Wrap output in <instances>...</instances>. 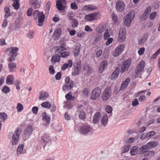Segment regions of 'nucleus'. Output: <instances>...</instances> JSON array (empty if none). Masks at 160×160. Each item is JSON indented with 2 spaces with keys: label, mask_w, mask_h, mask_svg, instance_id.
Returning a JSON list of instances; mask_svg holds the SVG:
<instances>
[{
  "label": "nucleus",
  "mask_w": 160,
  "mask_h": 160,
  "mask_svg": "<svg viewBox=\"0 0 160 160\" xmlns=\"http://www.w3.org/2000/svg\"><path fill=\"white\" fill-rule=\"evenodd\" d=\"M158 145V141H153L150 142L139 148L138 153L140 154H143L147 151V150L156 147Z\"/></svg>",
  "instance_id": "1"
},
{
  "label": "nucleus",
  "mask_w": 160,
  "mask_h": 160,
  "mask_svg": "<svg viewBox=\"0 0 160 160\" xmlns=\"http://www.w3.org/2000/svg\"><path fill=\"white\" fill-rule=\"evenodd\" d=\"M34 17H38V25L41 26L43 24V23L45 19V15L42 12H39L38 10L35 11L32 13Z\"/></svg>",
  "instance_id": "2"
},
{
  "label": "nucleus",
  "mask_w": 160,
  "mask_h": 160,
  "mask_svg": "<svg viewBox=\"0 0 160 160\" xmlns=\"http://www.w3.org/2000/svg\"><path fill=\"white\" fill-rule=\"evenodd\" d=\"M134 14L133 12L128 14L124 18V23L127 27H129L131 25V22L134 17Z\"/></svg>",
  "instance_id": "3"
},
{
  "label": "nucleus",
  "mask_w": 160,
  "mask_h": 160,
  "mask_svg": "<svg viewBox=\"0 0 160 160\" xmlns=\"http://www.w3.org/2000/svg\"><path fill=\"white\" fill-rule=\"evenodd\" d=\"M81 69V62L80 59H78L74 64V71L72 73V75H78L80 73Z\"/></svg>",
  "instance_id": "4"
},
{
  "label": "nucleus",
  "mask_w": 160,
  "mask_h": 160,
  "mask_svg": "<svg viewBox=\"0 0 160 160\" xmlns=\"http://www.w3.org/2000/svg\"><path fill=\"white\" fill-rule=\"evenodd\" d=\"M112 93V90L110 87H108L105 89L102 95V99L103 101H106L109 98Z\"/></svg>",
  "instance_id": "5"
},
{
  "label": "nucleus",
  "mask_w": 160,
  "mask_h": 160,
  "mask_svg": "<svg viewBox=\"0 0 160 160\" xmlns=\"http://www.w3.org/2000/svg\"><path fill=\"white\" fill-rule=\"evenodd\" d=\"M18 50V48L16 47H11L9 49H7V51L8 50L10 54V60H9V62L15 59V57L17 55L16 52Z\"/></svg>",
  "instance_id": "6"
},
{
  "label": "nucleus",
  "mask_w": 160,
  "mask_h": 160,
  "mask_svg": "<svg viewBox=\"0 0 160 160\" xmlns=\"http://www.w3.org/2000/svg\"><path fill=\"white\" fill-rule=\"evenodd\" d=\"M101 93V90L98 88H96L92 91L90 98L91 99L95 100L99 96Z\"/></svg>",
  "instance_id": "7"
},
{
  "label": "nucleus",
  "mask_w": 160,
  "mask_h": 160,
  "mask_svg": "<svg viewBox=\"0 0 160 160\" xmlns=\"http://www.w3.org/2000/svg\"><path fill=\"white\" fill-rule=\"evenodd\" d=\"M21 132V130L20 129H18L13 134L12 139V143L13 145H16L18 143L19 138V135Z\"/></svg>",
  "instance_id": "8"
},
{
  "label": "nucleus",
  "mask_w": 160,
  "mask_h": 160,
  "mask_svg": "<svg viewBox=\"0 0 160 160\" xmlns=\"http://www.w3.org/2000/svg\"><path fill=\"white\" fill-rule=\"evenodd\" d=\"M126 31L122 28H121L119 30L118 40L120 42H123L126 39Z\"/></svg>",
  "instance_id": "9"
},
{
  "label": "nucleus",
  "mask_w": 160,
  "mask_h": 160,
  "mask_svg": "<svg viewBox=\"0 0 160 160\" xmlns=\"http://www.w3.org/2000/svg\"><path fill=\"white\" fill-rule=\"evenodd\" d=\"M124 48L123 44L119 45L114 50L112 55L114 57L118 56L122 52Z\"/></svg>",
  "instance_id": "10"
},
{
  "label": "nucleus",
  "mask_w": 160,
  "mask_h": 160,
  "mask_svg": "<svg viewBox=\"0 0 160 160\" xmlns=\"http://www.w3.org/2000/svg\"><path fill=\"white\" fill-rule=\"evenodd\" d=\"M99 15V13L98 12L91 13L86 15L85 18L86 20L89 21L96 20L98 19V16Z\"/></svg>",
  "instance_id": "11"
},
{
  "label": "nucleus",
  "mask_w": 160,
  "mask_h": 160,
  "mask_svg": "<svg viewBox=\"0 0 160 160\" xmlns=\"http://www.w3.org/2000/svg\"><path fill=\"white\" fill-rule=\"evenodd\" d=\"M131 64V59H128L127 60L125 61L122 65L120 71L121 72L123 73L126 71L130 65Z\"/></svg>",
  "instance_id": "12"
},
{
  "label": "nucleus",
  "mask_w": 160,
  "mask_h": 160,
  "mask_svg": "<svg viewBox=\"0 0 160 160\" xmlns=\"http://www.w3.org/2000/svg\"><path fill=\"white\" fill-rule=\"evenodd\" d=\"M145 65V62L142 61H141L137 66L135 70L136 73L137 74H139L144 69Z\"/></svg>",
  "instance_id": "13"
},
{
  "label": "nucleus",
  "mask_w": 160,
  "mask_h": 160,
  "mask_svg": "<svg viewBox=\"0 0 160 160\" xmlns=\"http://www.w3.org/2000/svg\"><path fill=\"white\" fill-rule=\"evenodd\" d=\"M125 6L123 2L121 1H118L116 3V9L118 12H122L124 11Z\"/></svg>",
  "instance_id": "14"
},
{
  "label": "nucleus",
  "mask_w": 160,
  "mask_h": 160,
  "mask_svg": "<svg viewBox=\"0 0 160 160\" xmlns=\"http://www.w3.org/2000/svg\"><path fill=\"white\" fill-rule=\"evenodd\" d=\"M50 119V116L46 115V113L44 112L42 115V120L44 122L43 124L46 125H47L49 123Z\"/></svg>",
  "instance_id": "15"
},
{
  "label": "nucleus",
  "mask_w": 160,
  "mask_h": 160,
  "mask_svg": "<svg viewBox=\"0 0 160 160\" xmlns=\"http://www.w3.org/2000/svg\"><path fill=\"white\" fill-rule=\"evenodd\" d=\"M61 29L60 28H59L55 30L53 34V38L54 39L56 40L59 38L61 35Z\"/></svg>",
  "instance_id": "16"
},
{
  "label": "nucleus",
  "mask_w": 160,
  "mask_h": 160,
  "mask_svg": "<svg viewBox=\"0 0 160 160\" xmlns=\"http://www.w3.org/2000/svg\"><path fill=\"white\" fill-rule=\"evenodd\" d=\"M130 79L128 78H127L125 81H124L122 83L120 88V89L122 90H123L125 89L127 87L128 84L130 83Z\"/></svg>",
  "instance_id": "17"
},
{
  "label": "nucleus",
  "mask_w": 160,
  "mask_h": 160,
  "mask_svg": "<svg viewBox=\"0 0 160 160\" xmlns=\"http://www.w3.org/2000/svg\"><path fill=\"white\" fill-rule=\"evenodd\" d=\"M14 78L13 75H8L6 79V83L8 85H12L13 84Z\"/></svg>",
  "instance_id": "18"
},
{
  "label": "nucleus",
  "mask_w": 160,
  "mask_h": 160,
  "mask_svg": "<svg viewBox=\"0 0 160 160\" xmlns=\"http://www.w3.org/2000/svg\"><path fill=\"white\" fill-rule=\"evenodd\" d=\"M100 113L97 112L96 113L93 117V123L94 124L98 123L100 120Z\"/></svg>",
  "instance_id": "19"
},
{
  "label": "nucleus",
  "mask_w": 160,
  "mask_h": 160,
  "mask_svg": "<svg viewBox=\"0 0 160 160\" xmlns=\"http://www.w3.org/2000/svg\"><path fill=\"white\" fill-rule=\"evenodd\" d=\"M119 68H116L115 71L112 73L111 77L112 79H114L116 78L119 73Z\"/></svg>",
  "instance_id": "20"
},
{
  "label": "nucleus",
  "mask_w": 160,
  "mask_h": 160,
  "mask_svg": "<svg viewBox=\"0 0 160 160\" xmlns=\"http://www.w3.org/2000/svg\"><path fill=\"white\" fill-rule=\"evenodd\" d=\"M89 127L85 126L81 128V132L82 134H86L90 131Z\"/></svg>",
  "instance_id": "21"
},
{
  "label": "nucleus",
  "mask_w": 160,
  "mask_h": 160,
  "mask_svg": "<svg viewBox=\"0 0 160 160\" xmlns=\"http://www.w3.org/2000/svg\"><path fill=\"white\" fill-rule=\"evenodd\" d=\"M30 2L31 3V7L34 9L38 8L39 7V5L38 3V1L37 0H31Z\"/></svg>",
  "instance_id": "22"
},
{
  "label": "nucleus",
  "mask_w": 160,
  "mask_h": 160,
  "mask_svg": "<svg viewBox=\"0 0 160 160\" xmlns=\"http://www.w3.org/2000/svg\"><path fill=\"white\" fill-rule=\"evenodd\" d=\"M72 61L71 60H68V63H65L64 64L63 66L62 67L61 70H64L68 67L70 68L72 67Z\"/></svg>",
  "instance_id": "23"
},
{
  "label": "nucleus",
  "mask_w": 160,
  "mask_h": 160,
  "mask_svg": "<svg viewBox=\"0 0 160 160\" xmlns=\"http://www.w3.org/2000/svg\"><path fill=\"white\" fill-rule=\"evenodd\" d=\"M107 65V63L106 61L102 62L99 66V72L102 73L104 70Z\"/></svg>",
  "instance_id": "24"
},
{
  "label": "nucleus",
  "mask_w": 160,
  "mask_h": 160,
  "mask_svg": "<svg viewBox=\"0 0 160 160\" xmlns=\"http://www.w3.org/2000/svg\"><path fill=\"white\" fill-rule=\"evenodd\" d=\"M73 83H67L63 87V89L64 90H68L72 88L73 87Z\"/></svg>",
  "instance_id": "25"
},
{
  "label": "nucleus",
  "mask_w": 160,
  "mask_h": 160,
  "mask_svg": "<svg viewBox=\"0 0 160 160\" xmlns=\"http://www.w3.org/2000/svg\"><path fill=\"white\" fill-rule=\"evenodd\" d=\"M81 48V45L78 43L77 44L76 46L74 51V56L75 57L77 56L80 52Z\"/></svg>",
  "instance_id": "26"
},
{
  "label": "nucleus",
  "mask_w": 160,
  "mask_h": 160,
  "mask_svg": "<svg viewBox=\"0 0 160 160\" xmlns=\"http://www.w3.org/2000/svg\"><path fill=\"white\" fill-rule=\"evenodd\" d=\"M60 59L61 57L60 56L58 55V54H56L52 57L51 61L52 62H58L60 61Z\"/></svg>",
  "instance_id": "27"
},
{
  "label": "nucleus",
  "mask_w": 160,
  "mask_h": 160,
  "mask_svg": "<svg viewBox=\"0 0 160 160\" xmlns=\"http://www.w3.org/2000/svg\"><path fill=\"white\" fill-rule=\"evenodd\" d=\"M62 3H61L60 2L56 1V5L57 8L59 10H63L64 9V6L63 5Z\"/></svg>",
  "instance_id": "28"
},
{
  "label": "nucleus",
  "mask_w": 160,
  "mask_h": 160,
  "mask_svg": "<svg viewBox=\"0 0 160 160\" xmlns=\"http://www.w3.org/2000/svg\"><path fill=\"white\" fill-rule=\"evenodd\" d=\"M138 146H134L131 149L130 153L132 155H135L137 153V149H138Z\"/></svg>",
  "instance_id": "29"
},
{
  "label": "nucleus",
  "mask_w": 160,
  "mask_h": 160,
  "mask_svg": "<svg viewBox=\"0 0 160 160\" xmlns=\"http://www.w3.org/2000/svg\"><path fill=\"white\" fill-rule=\"evenodd\" d=\"M49 95L46 92L42 93L40 94L39 97V99L41 100H46L48 97Z\"/></svg>",
  "instance_id": "30"
},
{
  "label": "nucleus",
  "mask_w": 160,
  "mask_h": 160,
  "mask_svg": "<svg viewBox=\"0 0 160 160\" xmlns=\"http://www.w3.org/2000/svg\"><path fill=\"white\" fill-rule=\"evenodd\" d=\"M148 37V36L147 35H144V36L139 40L138 42V44L141 45L145 42L147 39Z\"/></svg>",
  "instance_id": "31"
},
{
  "label": "nucleus",
  "mask_w": 160,
  "mask_h": 160,
  "mask_svg": "<svg viewBox=\"0 0 160 160\" xmlns=\"http://www.w3.org/2000/svg\"><path fill=\"white\" fill-rule=\"evenodd\" d=\"M13 1L14 2L13 4V7L15 9H18L20 7V5L19 2V0H13Z\"/></svg>",
  "instance_id": "32"
},
{
  "label": "nucleus",
  "mask_w": 160,
  "mask_h": 160,
  "mask_svg": "<svg viewBox=\"0 0 160 160\" xmlns=\"http://www.w3.org/2000/svg\"><path fill=\"white\" fill-rule=\"evenodd\" d=\"M65 44L63 43V45L62 46H61L60 47H56V50L58 52H59L65 50L66 48L65 47Z\"/></svg>",
  "instance_id": "33"
},
{
  "label": "nucleus",
  "mask_w": 160,
  "mask_h": 160,
  "mask_svg": "<svg viewBox=\"0 0 160 160\" xmlns=\"http://www.w3.org/2000/svg\"><path fill=\"white\" fill-rule=\"evenodd\" d=\"M4 11L6 13L5 16L6 18H7L8 16H11L12 15V14L10 12V9L8 7L6 6L5 7Z\"/></svg>",
  "instance_id": "34"
},
{
  "label": "nucleus",
  "mask_w": 160,
  "mask_h": 160,
  "mask_svg": "<svg viewBox=\"0 0 160 160\" xmlns=\"http://www.w3.org/2000/svg\"><path fill=\"white\" fill-rule=\"evenodd\" d=\"M108 120V118L107 115H104L102 120V122L103 126H105L107 124Z\"/></svg>",
  "instance_id": "35"
},
{
  "label": "nucleus",
  "mask_w": 160,
  "mask_h": 160,
  "mask_svg": "<svg viewBox=\"0 0 160 160\" xmlns=\"http://www.w3.org/2000/svg\"><path fill=\"white\" fill-rule=\"evenodd\" d=\"M41 106L42 107L47 108H49L51 107V104L48 102L42 103L41 104Z\"/></svg>",
  "instance_id": "36"
},
{
  "label": "nucleus",
  "mask_w": 160,
  "mask_h": 160,
  "mask_svg": "<svg viewBox=\"0 0 160 160\" xmlns=\"http://www.w3.org/2000/svg\"><path fill=\"white\" fill-rule=\"evenodd\" d=\"M32 132V128L31 126H29L26 130L25 134L26 135L30 134Z\"/></svg>",
  "instance_id": "37"
},
{
  "label": "nucleus",
  "mask_w": 160,
  "mask_h": 160,
  "mask_svg": "<svg viewBox=\"0 0 160 160\" xmlns=\"http://www.w3.org/2000/svg\"><path fill=\"white\" fill-rule=\"evenodd\" d=\"M112 18L113 20L114 24L116 23L117 22H118L119 21V19L118 18L117 16L114 13L112 14Z\"/></svg>",
  "instance_id": "38"
},
{
  "label": "nucleus",
  "mask_w": 160,
  "mask_h": 160,
  "mask_svg": "<svg viewBox=\"0 0 160 160\" xmlns=\"http://www.w3.org/2000/svg\"><path fill=\"white\" fill-rule=\"evenodd\" d=\"M89 90L88 89L85 88L82 91L83 95L84 97H88L89 93Z\"/></svg>",
  "instance_id": "39"
},
{
  "label": "nucleus",
  "mask_w": 160,
  "mask_h": 160,
  "mask_svg": "<svg viewBox=\"0 0 160 160\" xmlns=\"http://www.w3.org/2000/svg\"><path fill=\"white\" fill-rule=\"evenodd\" d=\"M17 109L18 112H20L23 109V106L20 103H18L17 107Z\"/></svg>",
  "instance_id": "40"
},
{
  "label": "nucleus",
  "mask_w": 160,
  "mask_h": 160,
  "mask_svg": "<svg viewBox=\"0 0 160 160\" xmlns=\"http://www.w3.org/2000/svg\"><path fill=\"white\" fill-rule=\"evenodd\" d=\"M70 52H64L60 53V55L62 57L65 58L68 56Z\"/></svg>",
  "instance_id": "41"
},
{
  "label": "nucleus",
  "mask_w": 160,
  "mask_h": 160,
  "mask_svg": "<svg viewBox=\"0 0 160 160\" xmlns=\"http://www.w3.org/2000/svg\"><path fill=\"white\" fill-rule=\"evenodd\" d=\"M110 37V35L108 32V29H107L106 30L104 35V38L105 39L107 40Z\"/></svg>",
  "instance_id": "42"
},
{
  "label": "nucleus",
  "mask_w": 160,
  "mask_h": 160,
  "mask_svg": "<svg viewBox=\"0 0 160 160\" xmlns=\"http://www.w3.org/2000/svg\"><path fill=\"white\" fill-rule=\"evenodd\" d=\"M157 14L156 12H153L151 13L150 16V18L151 20H153L157 16Z\"/></svg>",
  "instance_id": "43"
},
{
  "label": "nucleus",
  "mask_w": 160,
  "mask_h": 160,
  "mask_svg": "<svg viewBox=\"0 0 160 160\" xmlns=\"http://www.w3.org/2000/svg\"><path fill=\"white\" fill-rule=\"evenodd\" d=\"M23 147V144H21L19 146L17 149L18 154V152H19L20 154H21L22 152Z\"/></svg>",
  "instance_id": "44"
},
{
  "label": "nucleus",
  "mask_w": 160,
  "mask_h": 160,
  "mask_svg": "<svg viewBox=\"0 0 160 160\" xmlns=\"http://www.w3.org/2000/svg\"><path fill=\"white\" fill-rule=\"evenodd\" d=\"M8 67L10 70L12 71L14 68H16V67L15 63L11 62L9 64Z\"/></svg>",
  "instance_id": "45"
},
{
  "label": "nucleus",
  "mask_w": 160,
  "mask_h": 160,
  "mask_svg": "<svg viewBox=\"0 0 160 160\" xmlns=\"http://www.w3.org/2000/svg\"><path fill=\"white\" fill-rule=\"evenodd\" d=\"M155 134V132L154 131H151L148 133L146 136V137L148 138H150L152 136H154Z\"/></svg>",
  "instance_id": "46"
},
{
  "label": "nucleus",
  "mask_w": 160,
  "mask_h": 160,
  "mask_svg": "<svg viewBox=\"0 0 160 160\" xmlns=\"http://www.w3.org/2000/svg\"><path fill=\"white\" fill-rule=\"evenodd\" d=\"M151 7H148L146 9L144 13L148 16L149 14L151 12Z\"/></svg>",
  "instance_id": "47"
},
{
  "label": "nucleus",
  "mask_w": 160,
  "mask_h": 160,
  "mask_svg": "<svg viewBox=\"0 0 160 160\" xmlns=\"http://www.w3.org/2000/svg\"><path fill=\"white\" fill-rule=\"evenodd\" d=\"M85 114L83 111H80L79 114V118L81 119H83L85 118Z\"/></svg>",
  "instance_id": "48"
},
{
  "label": "nucleus",
  "mask_w": 160,
  "mask_h": 160,
  "mask_svg": "<svg viewBox=\"0 0 160 160\" xmlns=\"http://www.w3.org/2000/svg\"><path fill=\"white\" fill-rule=\"evenodd\" d=\"M2 91L4 93H6L10 91V89L7 86H5L2 89Z\"/></svg>",
  "instance_id": "49"
},
{
  "label": "nucleus",
  "mask_w": 160,
  "mask_h": 160,
  "mask_svg": "<svg viewBox=\"0 0 160 160\" xmlns=\"http://www.w3.org/2000/svg\"><path fill=\"white\" fill-rule=\"evenodd\" d=\"M72 26L73 28H74L78 26V22L76 19H74L72 21Z\"/></svg>",
  "instance_id": "50"
},
{
  "label": "nucleus",
  "mask_w": 160,
  "mask_h": 160,
  "mask_svg": "<svg viewBox=\"0 0 160 160\" xmlns=\"http://www.w3.org/2000/svg\"><path fill=\"white\" fill-rule=\"evenodd\" d=\"M49 70L51 74H53L55 73V71L54 69V67L52 65H51L50 66Z\"/></svg>",
  "instance_id": "51"
},
{
  "label": "nucleus",
  "mask_w": 160,
  "mask_h": 160,
  "mask_svg": "<svg viewBox=\"0 0 160 160\" xmlns=\"http://www.w3.org/2000/svg\"><path fill=\"white\" fill-rule=\"evenodd\" d=\"M71 7L72 9L75 10L77 9L78 8V6L75 2H73L71 3Z\"/></svg>",
  "instance_id": "52"
},
{
  "label": "nucleus",
  "mask_w": 160,
  "mask_h": 160,
  "mask_svg": "<svg viewBox=\"0 0 160 160\" xmlns=\"http://www.w3.org/2000/svg\"><path fill=\"white\" fill-rule=\"evenodd\" d=\"M66 99L68 100H71L73 99V98L72 97L71 95V93L69 92L65 96Z\"/></svg>",
  "instance_id": "53"
},
{
  "label": "nucleus",
  "mask_w": 160,
  "mask_h": 160,
  "mask_svg": "<svg viewBox=\"0 0 160 160\" xmlns=\"http://www.w3.org/2000/svg\"><path fill=\"white\" fill-rule=\"evenodd\" d=\"M112 111V108L110 106H108L106 108V111L108 113H111Z\"/></svg>",
  "instance_id": "54"
},
{
  "label": "nucleus",
  "mask_w": 160,
  "mask_h": 160,
  "mask_svg": "<svg viewBox=\"0 0 160 160\" xmlns=\"http://www.w3.org/2000/svg\"><path fill=\"white\" fill-rule=\"evenodd\" d=\"M139 104V102L137 99H135L132 102V105L133 106H136Z\"/></svg>",
  "instance_id": "55"
},
{
  "label": "nucleus",
  "mask_w": 160,
  "mask_h": 160,
  "mask_svg": "<svg viewBox=\"0 0 160 160\" xmlns=\"http://www.w3.org/2000/svg\"><path fill=\"white\" fill-rule=\"evenodd\" d=\"M73 14L72 13H69L68 14L67 17L68 19L73 21L74 19L73 17L72 16Z\"/></svg>",
  "instance_id": "56"
},
{
  "label": "nucleus",
  "mask_w": 160,
  "mask_h": 160,
  "mask_svg": "<svg viewBox=\"0 0 160 160\" xmlns=\"http://www.w3.org/2000/svg\"><path fill=\"white\" fill-rule=\"evenodd\" d=\"M7 118V115L4 113H0V118L2 119H5Z\"/></svg>",
  "instance_id": "57"
},
{
  "label": "nucleus",
  "mask_w": 160,
  "mask_h": 160,
  "mask_svg": "<svg viewBox=\"0 0 160 160\" xmlns=\"http://www.w3.org/2000/svg\"><path fill=\"white\" fill-rule=\"evenodd\" d=\"M96 9V8H92L90 6H86L84 7V9L86 10L90 11L92 10Z\"/></svg>",
  "instance_id": "58"
},
{
  "label": "nucleus",
  "mask_w": 160,
  "mask_h": 160,
  "mask_svg": "<svg viewBox=\"0 0 160 160\" xmlns=\"http://www.w3.org/2000/svg\"><path fill=\"white\" fill-rule=\"evenodd\" d=\"M135 140V138H130L127 139L126 141L127 142H128L129 143H131L134 142Z\"/></svg>",
  "instance_id": "59"
},
{
  "label": "nucleus",
  "mask_w": 160,
  "mask_h": 160,
  "mask_svg": "<svg viewBox=\"0 0 160 160\" xmlns=\"http://www.w3.org/2000/svg\"><path fill=\"white\" fill-rule=\"evenodd\" d=\"M33 9L32 8H30L27 11V15L30 16H31L32 14V12L33 11Z\"/></svg>",
  "instance_id": "60"
},
{
  "label": "nucleus",
  "mask_w": 160,
  "mask_h": 160,
  "mask_svg": "<svg viewBox=\"0 0 160 160\" xmlns=\"http://www.w3.org/2000/svg\"><path fill=\"white\" fill-rule=\"evenodd\" d=\"M61 77V73L60 72H58L56 75L55 78L57 80H60Z\"/></svg>",
  "instance_id": "61"
},
{
  "label": "nucleus",
  "mask_w": 160,
  "mask_h": 160,
  "mask_svg": "<svg viewBox=\"0 0 160 160\" xmlns=\"http://www.w3.org/2000/svg\"><path fill=\"white\" fill-rule=\"evenodd\" d=\"M108 39V40L106 42V45L107 46L109 45L112 42L113 40V39L112 38H110Z\"/></svg>",
  "instance_id": "62"
},
{
  "label": "nucleus",
  "mask_w": 160,
  "mask_h": 160,
  "mask_svg": "<svg viewBox=\"0 0 160 160\" xmlns=\"http://www.w3.org/2000/svg\"><path fill=\"white\" fill-rule=\"evenodd\" d=\"M144 50L145 48H140L138 51V54L140 55H142L143 54Z\"/></svg>",
  "instance_id": "63"
},
{
  "label": "nucleus",
  "mask_w": 160,
  "mask_h": 160,
  "mask_svg": "<svg viewBox=\"0 0 160 160\" xmlns=\"http://www.w3.org/2000/svg\"><path fill=\"white\" fill-rule=\"evenodd\" d=\"M148 16L146 15L145 13H144L143 14H142L141 16L140 17V19L141 20H145L147 18V17H148Z\"/></svg>",
  "instance_id": "64"
}]
</instances>
